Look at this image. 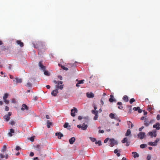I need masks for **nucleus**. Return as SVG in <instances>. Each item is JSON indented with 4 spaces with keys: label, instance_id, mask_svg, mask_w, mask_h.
I'll list each match as a JSON object with an SVG mask.
<instances>
[{
    "label": "nucleus",
    "instance_id": "55",
    "mask_svg": "<svg viewBox=\"0 0 160 160\" xmlns=\"http://www.w3.org/2000/svg\"><path fill=\"white\" fill-rule=\"evenodd\" d=\"M9 123L12 125H13L15 124V122L14 121H12L9 122Z\"/></svg>",
    "mask_w": 160,
    "mask_h": 160
},
{
    "label": "nucleus",
    "instance_id": "13",
    "mask_svg": "<svg viewBox=\"0 0 160 160\" xmlns=\"http://www.w3.org/2000/svg\"><path fill=\"white\" fill-rule=\"evenodd\" d=\"M160 124L159 122H157L156 123V124H154L153 126V127L154 128H156L158 130H159L160 129Z\"/></svg>",
    "mask_w": 160,
    "mask_h": 160
},
{
    "label": "nucleus",
    "instance_id": "29",
    "mask_svg": "<svg viewBox=\"0 0 160 160\" xmlns=\"http://www.w3.org/2000/svg\"><path fill=\"white\" fill-rule=\"evenodd\" d=\"M110 97V98L109 99V101L110 102H112L114 100V97H113V96L112 95H111Z\"/></svg>",
    "mask_w": 160,
    "mask_h": 160
},
{
    "label": "nucleus",
    "instance_id": "25",
    "mask_svg": "<svg viewBox=\"0 0 160 160\" xmlns=\"http://www.w3.org/2000/svg\"><path fill=\"white\" fill-rule=\"evenodd\" d=\"M109 117L112 119H117V118L115 117V114L112 113H111L109 115Z\"/></svg>",
    "mask_w": 160,
    "mask_h": 160
},
{
    "label": "nucleus",
    "instance_id": "31",
    "mask_svg": "<svg viewBox=\"0 0 160 160\" xmlns=\"http://www.w3.org/2000/svg\"><path fill=\"white\" fill-rule=\"evenodd\" d=\"M123 99L125 102H128V96L126 95H125L123 98Z\"/></svg>",
    "mask_w": 160,
    "mask_h": 160
},
{
    "label": "nucleus",
    "instance_id": "54",
    "mask_svg": "<svg viewBox=\"0 0 160 160\" xmlns=\"http://www.w3.org/2000/svg\"><path fill=\"white\" fill-rule=\"evenodd\" d=\"M109 140V138H107L104 140V142L105 143H107L108 141Z\"/></svg>",
    "mask_w": 160,
    "mask_h": 160
},
{
    "label": "nucleus",
    "instance_id": "19",
    "mask_svg": "<svg viewBox=\"0 0 160 160\" xmlns=\"http://www.w3.org/2000/svg\"><path fill=\"white\" fill-rule=\"evenodd\" d=\"M14 133V130L12 128L10 129V132L8 133V135L10 137H12V134Z\"/></svg>",
    "mask_w": 160,
    "mask_h": 160
},
{
    "label": "nucleus",
    "instance_id": "9",
    "mask_svg": "<svg viewBox=\"0 0 160 160\" xmlns=\"http://www.w3.org/2000/svg\"><path fill=\"white\" fill-rule=\"evenodd\" d=\"M12 112H9L8 114L4 116V118L7 122H8L10 119V116L12 115Z\"/></svg>",
    "mask_w": 160,
    "mask_h": 160
},
{
    "label": "nucleus",
    "instance_id": "20",
    "mask_svg": "<svg viewBox=\"0 0 160 160\" xmlns=\"http://www.w3.org/2000/svg\"><path fill=\"white\" fill-rule=\"evenodd\" d=\"M117 105H119L118 108L120 109H122L123 108V107L122 106V103L121 102H118L117 103Z\"/></svg>",
    "mask_w": 160,
    "mask_h": 160
},
{
    "label": "nucleus",
    "instance_id": "53",
    "mask_svg": "<svg viewBox=\"0 0 160 160\" xmlns=\"http://www.w3.org/2000/svg\"><path fill=\"white\" fill-rule=\"evenodd\" d=\"M30 140L31 142H33L34 141V138L33 137H31L30 138Z\"/></svg>",
    "mask_w": 160,
    "mask_h": 160
},
{
    "label": "nucleus",
    "instance_id": "4",
    "mask_svg": "<svg viewBox=\"0 0 160 160\" xmlns=\"http://www.w3.org/2000/svg\"><path fill=\"white\" fill-rule=\"evenodd\" d=\"M88 123H85V122L82 124V125L79 124L77 125V127L79 128H81L83 130H85L87 129L88 127Z\"/></svg>",
    "mask_w": 160,
    "mask_h": 160
},
{
    "label": "nucleus",
    "instance_id": "34",
    "mask_svg": "<svg viewBox=\"0 0 160 160\" xmlns=\"http://www.w3.org/2000/svg\"><path fill=\"white\" fill-rule=\"evenodd\" d=\"M75 138L74 137L72 138H71V144H73L74 142H75Z\"/></svg>",
    "mask_w": 160,
    "mask_h": 160
},
{
    "label": "nucleus",
    "instance_id": "26",
    "mask_svg": "<svg viewBox=\"0 0 160 160\" xmlns=\"http://www.w3.org/2000/svg\"><path fill=\"white\" fill-rule=\"evenodd\" d=\"M118 152H120V150H118V149H115L114 150V153H116L117 156L119 157L120 156V153H118Z\"/></svg>",
    "mask_w": 160,
    "mask_h": 160
},
{
    "label": "nucleus",
    "instance_id": "35",
    "mask_svg": "<svg viewBox=\"0 0 160 160\" xmlns=\"http://www.w3.org/2000/svg\"><path fill=\"white\" fill-rule=\"evenodd\" d=\"M69 124V123L66 122L65 124L63 125V127L65 128H68L70 127V126L68 125Z\"/></svg>",
    "mask_w": 160,
    "mask_h": 160
},
{
    "label": "nucleus",
    "instance_id": "30",
    "mask_svg": "<svg viewBox=\"0 0 160 160\" xmlns=\"http://www.w3.org/2000/svg\"><path fill=\"white\" fill-rule=\"evenodd\" d=\"M35 148H36L37 150L40 151L41 150V146L39 145H37L34 146Z\"/></svg>",
    "mask_w": 160,
    "mask_h": 160
},
{
    "label": "nucleus",
    "instance_id": "63",
    "mask_svg": "<svg viewBox=\"0 0 160 160\" xmlns=\"http://www.w3.org/2000/svg\"><path fill=\"white\" fill-rule=\"evenodd\" d=\"M46 87L48 89H49L50 88V86L49 85L46 86Z\"/></svg>",
    "mask_w": 160,
    "mask_h": 160
},
{
    "label": "nucleus",
    "instance_id": "22",
    "mask_svg": "<svg viewBox=\"0 0 160 160\" xmlns=\"http://www.w3.org/2000/svg\"><path fill=\"white\" fill-rule=\"evenodd\" d=\"M17 43L18 45H20L21 47H22L23 46V44L22 42H21L20 40H18L17 41Z\"/></svg>",
    "mask_w": 160,
    "mask_h": 160
},
{
    "label": "nucleus",
    "instance_id": "38",
    "mask_svg": "<svg viewBox=\"0 0 160 160\" xmlns=\"http://www.w3.org/2000/svg\"><path fill=\"white\" fill-rule=\"evenodd\" d=\"M9 94L8 93H5L4 94V96L3 97V99L5 100L6 99V98H7Z\"/></svg>",
    "mask_w": 160,
    "mask_h": 160
},
{
    "label": "nucleus",
    "instance_id": "10",
    "mask_svg": "<svg viewBox=\"0 0 160 160\" xmlns=\"http://www.w3.org/2000/svg\"><path fill=\"white\" fill-rule=\"evenodd\" d=\"M138 138L140 139H142L144 138L145 137V134L144 132H140L137 135Z\"/></svg>",
    "mask_w": 160,
    "mask_h": 160
},
{
    "label": "nucleus",
    "instance_id": "27",
    "mask_svg": "<svg viewBox=\"0 0 160 160\" xmlns=\"http://www.w3.org/2000/svg\"><path fill=\"white\" fill-rule=\"evenodd\" d=\"M15 80H16V83H21L22 82V79L21 78H15Z\"/></svg>",
    "mask_w": 160,
    "mask_h": 160
},
{
    "label": "nucleus",
    "instance_id": "32",
    "mask_svg": "<svg viewBox=\"0 0 160 160\" xmlns=\"http://www.w3.org/2000/svg\"><path fill=\"white\" fill-rule=\"evenodd\" d=\"M78 63L77 62H75L74 63L71 64V67H75L77 66Z\"/></svg>",
    "mask_w": 160,
    "mask_h": 160
},
{
    "label": "nucleus",
    "instance_id": "11",
    "mask_svg": "<svg viewBox=\"0 0 160 160\" xmlns=\"http://www.w3.org/2000/svg\"><path fill=\"white\" fill-rule=\"evenodd\" d=\"M78 112V110L75 108L71 110V115L73 117L75 116V113Z\"/></svg>",
    "mask_w": 160,
    "mask_h": 160
},
{
    "label": "nucleus",
    "instance_id": "61",
    "mask_svg": "<svg viewBox=\"0 0 160 160\" xmlns=\"http://www.w3.org/2000/svg\"><path fill=\"white\" fill-rule=\"evenodd\" d=\"M126 142V146L127 147H128L129 145L130 142L128 141L127 142Z\"/></svg>",
    "mask_w": 160,
    "mask_h": 160
},
{
    "label": "nucleus",
    "instance_id": "3",
    "mask_svg": "<svg viewBox=\"0 0 160 160\" xmlns=\"http://www.w3.org/2000/svg\"><path fill=\"white\" fill-rule=\"evenodd\" d=\"M34 45L35 48L40 50L43 48H46L45 44L41 42H38L36 44H34Z\"/></svg>",
    "mask_w": 160,
    "mask_h": 160
},
{
    "label": "nucleus",
    "instance_id": "48",
    "mask_svg": "<svg viewBox=\"0 0 160 160\" xmlns=\"http://www.w3.org/2000/svg\"><path fill=\"white\" fill-rule=\"evenodd\" d=\"M148 134L149 135L151 136V138H152L153 137V133L152 132H149L148 133Z\"/></svg>",
    "mask_w": 160,
    "mask_h": 160
},
{
    "label": "nucleus",
    "instance_id": "40",
    "mask_svg": "<svg viewBox=\"0 0 160 160\" xmlns=\"http://www.w3.org/2000/svg\"><path fill=\"white\" fill-rule=\"evenodd\" d=\"M95 143L96 144H98L99 146H100L102 145V142H101V141L99 140L98 141H95Z\"/></svg>",
    "mask_w": 160,
    "mask_h": 160
},
{
    "label": "nucleus",
    "instance_id": "47",
    "mask_svg": "<svg viewBox=\"0 0 160 160\" xmlns=\"http://www.w3.org/2000/svg\"><path fill=\"white\" fill-rule=\"evenodd\" d=\"M153 137H156L157 136L156 132V131H153Z\"/></svg>",
    "mask_w": 160,
    "mask_h": 160
},
{
    "label": "nucleus",
    "instance_id": "42",
    "mask_svg": "<svg viewBox=\"0 0 160 160\" xmlns=\"http://www.w3.org/2000/svg\"><path fill=\"white\" fill-rule=\"evenodd\" d=\"M135 101V99L133 98H131L130 101H129V102H130L131 104H132V103H133Z\"/></svg>",
    "mask_w": 160,
    "mask_h": 160
},
{
    "label": "nucleus",
    "instance_id": "28",
    "mask_svg": "<svg viewBox=\"0 0 160 160\" xmlns=\"http://www.w3.org/2000/svg\"><path fill=\"white\" fill-rule=\"evenodd\" d=\"M131 134V130L129 129H128L127 130V132L126 133V134H125V135H126V136H128L129 135H130Z\"/></svg>",
    "mask_w": 160,
    "mask_h": 160
},
{
    "label": "nucleus",
    "instance_id": "45",
    "mask_svg": "<svg viewBox=\"0 0 160 160\" xmlns=\"http://www.w3.org/2000/svg\"><path fill=\"white\" fill-rule=\"evenodd\" d=\"M61 67H62V68L64 70H65L66 71H67L68 69V68H67L66 67H64L63 66H61Z\"/></svg>",
    "mask_w": 160,
    "mask_h": 160
},
{
    "label": "nucleus",
    "instance_id": "14",
    "mask_svg": "<svg viewBox=\"0 0 160 160\" xmlns=\"http://www.w3.org/2000/svg\"><path fill=\"white\" fill-rule=\"evenodd\" d=\"M87 96L88 98H94V95L93 93L92 92L87 93H86Z\"/></svg>",
    "mask_w": 160,
    "mask_h": 160
},
{
    "label": "nucleus",
    "instance_id": "15",
    "mask_svg": "<svg viewBox=\"0 0 160 160\" xmlns=\"http://www.w3.org/2000/svg\"><path fill=\"white\" fill-rule=\"evenodd\" d=\"M76 81H78V82L77 84H76V86L78 87H79L80 86L79 85V84L83 83L84 80H81L78 81V79H77L76 80Z\"/></svg>",
    "mask_w": 160,
    "mask_h": 160
},
{
    "label": "nucleus",
    "instance_id": "41",
    "mask_svg": "<svg viewBox=\"0 0 160 160\" xmlns=\"http://www.w3.org/2000/svg\"><path fill=\"white\" fill-rule=\"evenodd\" d=\"M95 110H92V113H93V114H94L95 115V114H98V111H95Z\"/></svg>",
    "mask_w": 160,
    "mask_h": 160
},
{
    "label": "nucleus",
    "instance_id": "23",
    "mask_svg": "<svg viewBox=\"0 0 160 160\" xmlns=\"http://www.w3.org/2000/svg\"><path fill=\"white\" fill-rule=\"evenodd\" d=\"M55 135L58 136V138L59 139L61 138L63 136V134L60 132L56 133Z\"/></svg>",
    "mask_w": 160,
    "mask_h": 160
},
{
    "label": "nucleus",
    "instance_id": "59",
    "mask_svg": "<svg viewBox=\"0 0 160 160\" xmlns=\"http://www.w3.org/2000/svg\"><path fill=\"white\" fill-rule=\"evenodd\" d=\"M104 131L102 130H99L98 131V132L99 133H104Z\"/></svg>",
    "mask_w": 160,
    "mask_h": 160
},
{
    "label": "nucleus",
    "instance_id": "5",
    "mask_svg": "<svg viewBox=\"0 0 160 160\" xmlns=\"http://www.w3.org/2000/svg\"><path fill=\"white\" fill-rule=\"evenodd\" d=\"M110 146L112 147L115 145L118 144V142L114 138H111L110 139Z\"/></svg>",
    "mask_w": 160,
    "mask_h": 160
},
{
    "label": "nucleus",
    "instance_id": "21",
    "mask_svg": "<svg viewBox=\"0 0 160 160\" xmlns=\"http://www.w3.org/2000/svg\"><path fill=\"white\" fill-rule=\"evenodd\" d=\"M132 154L133 155V157L134 158H137V157H139V154L137 153L136 152H132Z\"/></svg>",
    "mask_w": 160,
    "mask_h": 160
},
{
    "label": "nucleus",
    "instance_id": "56",
    "mask_svg": "<svg viewBox=\"0 0 160 160\" xmlns=\"http://www.w3.org/2000/svg\"><path fill=\"white\" fill-rule=\"evenodd\" d=\"M34 155V153L32 152H31L30 153V154H29V156H30V157H33Z\"/></svg>",
    "mask_w": 160,
    "mask_h": 160
},
{
    "label": "nucleus",
    "instance_id": "36",
    "mask_svg": "<svg viewBox=\"0 0 160 160\" xmlns=\"http://www.w3.org/2000/svg\"><path fill=\"white\" fill-rule=\"evenodd\" d=\"M128 138H123V140L121 141V142H122V143H125L126 142H128Z\"/></svg>",
    "mask_w": 160,
    "mask_h": 160
},
{
    "label": "nucleus",
    "instance_id": "33",
    "mask_svg": "<svg viewBox=\"0 0 160 160\" xmlns=\"http://www.w3.org/2000/svg\"><path fill=\"white\" fill-rule=\"evenodd\" d=\"M44 71V75L47 76H49L50 75V73L48 71H46L45 70H43Z\"/></svg>",
    "mask_w": 160,
    "mask_h": 160
},
{
    "label": "nucleus",
    "instance_id": "6",
    "mask_svg": "<svg viewBox=\"0 0 160 160\" xmlns=\"http://www.w3.org/2000/svg\"><path fill=\"white\" fill-rule=\"evenodd\" d=\"M154 122V120L151 119L149 121H148V119L147 118H145L144 120V125L146 127H148L149 124L152 123Z\"/></svg>",
    "mask_w": 160,
    "mask_h": 160
},
{
    "label": "nucleus",
    "instance_id": "37",
    "mask_svg": "<svg viewBox=\"0 0 160 160\" xmlns=\"http://www.w3.org/2000/svg\"><path fill=\"white\" fill-rule=\"evenodd\" d=\"M52 124V123L49 122V120H48L47 121V127L48 128H50V125Z\"/></svg>",
    "mask_w": 160,
    "mask_h": 160
},
{
    "label": "nucleus",
    "instance_id": "50",
    "mask_svg": "<svg viewBox=\"0 0 160 160\" xmlns=\"http://www.w3.org/2000/svg\"><path fill=\"white\" fill-rule=\"evenodd\" d=\"M16 149L18 151V150H21V148L20 147V146H16Z\"/></svg>",
    "mask_w": 160,
    "mask_h": 160
},
{
    "label": "nucleus",
    "instance_id": "57",
    "mask_svg": "<svg viewBox=\"0 0 160 160\" xmlns=\"http://www.w3.org/2000/svg\"><path fill=\"white\" fill-rule=\"evenodd\" d=\"M144 128V127L143 126H142V127H140V128H139V131H140H140H142V130Z\"/></svg>",
    "mask_w": 160,
    "mask_h": 160
},
{
    "label": "nucleus",
    "instance_id": "44",
    "mask_svg": "<svg viewBox=\"0 0 160 160\" xmlns=\"http://www.w3.org/2000/svg\"><path fill=\"white\" fill-rule=\"evenodd\" d=\"M31 84L30 82H28V83H27V85H26V86L28 87H31Z\"/></svg>",
    "mask_w": 160,
    "mask_h": 160
},
{
    "label": "nucleus",
    "instance_id": "64",
    "mask_svg": "<svg viewBox=\"0 0 160 160\" xmlns=\"http://www.w3.org/2000/svg\"><path fill=\"white\" fill-rule=\"evenodd\" d=\"M9 78H10L13 79V77L12 75H9Z\"/></svg>",
    "mask_w": 160,
    "mask_h": 160
},
{
    "label": "nucleus",
    "instance_id": "24",
    "mask_svg": "<svg viewBox=\"0 0 160 160\" xmlns=\"http://www.w3.org/2000/svg\"><path fill=\"white\" fill-rule=\"evenodd\" d=\"M127 123L128 126V128H132L133 127V125L130 121H128Z\"/></svg>",
    "mask_w": 160,
    "mask_h": 160
},
{
    "label": "nucleus",
    "instance_id": "17",
    "mask_svg": "<svg viewBox=\"0 0 160 160\" xmlns=\"http://www.w3.org/2000/svg\"><path fill=\"white\" fill-rule=\"evenodd\" d=\"M39 67L41 68L42 70H45V67L42 65V61H41L39 63Z\"/></svg>",
    "mask_w": 160,
    "mask_h": 160
},
{
    "label": "nucleus",
    "instance_id": "49",
    "mask_svg": "<svg viewBox=\"0 0 160 160\" xmlns=\"http://www.w3.org/2000/svg\"><path fill=\"white\" fill-rule=\"evenodd\" d=\"M3 100L4 101V102L6 104H8L9 103V100H8L6 99Z\"/></svg>",
    "mask_w": 160,
    "mask_h": 160
},
{
    "label": "nucleus",
    "instance_id": "18",
    "mask_svg": "<svg viewBox=\"0 0 160 160\" xmlns=\"http://www.w3.org/2000/svg\"><path fill=\"white\" fill-rule=\"evenodd\" d=\"M28 108L27 105H26L25 104H22V108H21V110H22L24 111L25 109H26V110H28Z\"/></svg>",
    "mask_w": 160,
    "mask_h": 160
},
{
    "label": "nucleus",
    "instance_id": "43",
    "mask_svg": "<svg viewBox=\"0 0 160 160\" xmlns=\"http://www.w3.org/2000/svg\"><path fill=\"white\" fill-rule=\"evenodd\" d=\"M90 138L91 141L92 142H95V141H96V139L94 138L90 137Z\"/></svg>",
    "mask_w": 160,
    "mask_h": 160
},
{
    "label": "nucleus",
    "instance_id": "58",
    "mask_svg": "<svg viewBox=\"0 0 160 160\" xmlns=\"http://www.w3.org/2000/svg\"><path fill=\"white\" fill-rule=\"evenodd\" d=\"M156 118H157V120H160V115H158L157 116Z\"/></svg>",
    "mask_w": 160,
    "mask_h": 160
},
{
    "label": "nucleus",
    "instance_id": "7",
    "mask_svg": "<svg viewBox=\"0 0 160 160\" xmlns=\"http://www.w3.org/2000/svg\"><path fill=\"white\" fill-rule=\"evenodd\" d=\"M159 141L160 139L159 138H157L155 142H148V144L151 146H156L157 142H159Z\"/></svg>",
    "mask_w": 160,
    "mask_h": 160
},
{
    "label": "nucleus",
    "instance_id": "1",
    "mask_svg": "<svg viewBox=\"0 0 160 160\" xmlns=\"http://www.w3.org/2000/svg\"><path fill=\"white\" fill-rule=\"evenodd\" d=\"M6 150V145H4L1 149L2 153L0 154V157L1 159H2L5 158V159L8 158V154H5L4 155L5 152Z\"/></svg>",
    "mask_w": 160,
    "mask_h": 160
},
{
    "label": "nucleus",
    "instance_id": "46",
    "mask_svg": "<svg viewBox=\"0 0 160 160\" xmlns=\"http://www.w3.org/2000/svg\"><path fill=\"white\" fill-rule=\"evenodd\" d=\"M98 117V114H95V116L94 118V120H95L97 119Z\"/></svg>",
    "mask_w": 160,
    "mask_h": 160
},
{
    "label": "nucleus",
    "instance_id": "60",
    "mask_svg": "<svg viewBox=\"0 0 160 160\" xmlns=\"http://www.w3.org/2000/svg\"><path fill=\"white\" fill-rule=\"evenodd\" d=\"M12 103H15L16 102V101L15 100V99L13 98L12 99Z\"/></svg>",
    "mask_w": 160,
    "mask_h": 160
},
{
    "label": "nucleus",
    "instance_id": "8",
    "mask_svg": "<svg viewBox=\"0 0 160 160\" xmlns=\"http://www.w3.org/2000/svg\"><path fill=\"white\" fill-rule=\"evenodd\" d=\"M78 119L79 120H81L82 119H84V122L87 123L89 121V119H88V116L82 117V116H79L78 117Z\"/></svg>",
    "mask_w": 160,
    "mask_h": 160
},
{
    "label": "nucleus",
    "instance_id": "52",
    "mask_svg": "<svg viewBox=\"0 0 160 160\" xmlns=\"http://www.w3.org/2000/svg\"><path fill=\"white\" fill-rule=\"evenodd\" d=\"M5 110L8 111L9 110V108L7 106H6L5 108Z\"/></svg>",
    "mask_w": 160,
    "mask_h": 160
},
{
    "label": "nucleus",
    "instance_id": "2",
    "mask_svg": "<svg viewBox=\"0 0 160 160\" xmlns=\"http://www.w3.org/2000/svg\"><path fill=\"white\" fill-rule=\"evenodd\" d=\"M53 82L56 84H57L55 86V87L57 88L56 89L62 90L63 88V85H62L63 82L62 81H58V82L54 80Z\"/></svg>",
    "mask_w": 160,
    "mask_h": 160
},
{
    "label": "nucleus",
    "instance_id": "12",
    "mask_svg": "<svg viewBox=\"0 0 160 160\" xmlns=\"http://www.w3.org/2000/svg\"><path fill=\"white\" fill-rule=\"evenodd\" d=\"M58 92L57 89H55L51 92V94L54 97L56 96L57 93H58Z\"/></svg>",
    "mask_w": 160,
    "mask_h": 160
},
{
    "label": "nucleus",
    "instance_id": "62",
    "mask_svg": "<svg viewBox=\"0 0 160 160\" xmlns=\"http://www.w3.org/2000/svg\"><path fill=\"white\" fill-rule=\"evenodd\" d=\"M58 78H59L61 80H62V77L61 75H59L58 76Z\"/></svg>",
    "mask_w": 160,
    "mask_h": 160
},
{
    "label": "nucleus",
    "instance_id": "16",
    "mask_svg": "<svg viewBox=\"0 0 160 160\" xmlns=\"http://www.w3.org/2000/svg\"><path fill=\"white\" fill-rule=\"evenodd\" d=\"M133 110L135 111H138V112L139 113H141L142 111V110L141 109L140 107H139L134 108H133Z\"/></svg>",
    "mask_w": 160,
    "mask_h": 160
},
{
    "label": "nucleus",
    "instance_id": "39",
    "mask_svg": "<svg viewBox=\"0 0 160 160\" xmlns=\"http://www.w3.org/2000/svg\"><path fill=\"white\" fill-rule=\"evenodd\" d=\"M147 146V144H141L140 145V147L141 148H145Z\"/></svg>",
    "mask_w": 160,
    "mask_h": 160
},
{
    "label": "nucleus",
    "instance_id": "51",
    "mask_svg": "<svg viewBox=\"0 0 160 160\" xmlns=\"http://www.w3.org/2000/svg\"><path fill=\"white\" fill-rule=\"evenodd\" d=\"M151 158V156L150 155H148L147 157V160H150Z\"/></svg>",
    "mask_w": 160,
    "mask_h": 160
}]
</instances>
